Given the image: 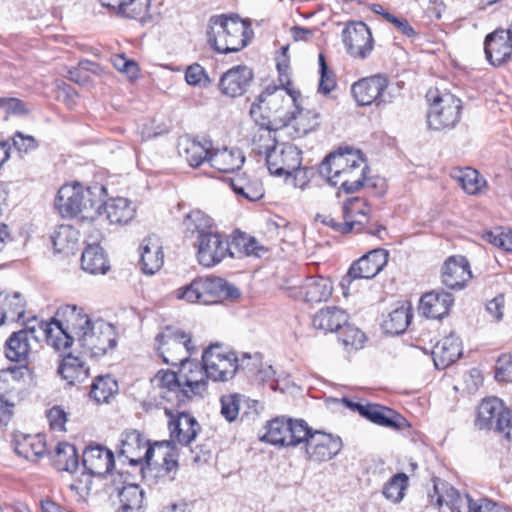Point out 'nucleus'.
Instances as JSON below:
<instances>
[{"instance_id": "obj_1", "label": "nucleus", "mask_w": 512, "mask_h": 512, "mask_svg": "<svg viewBox=\"0 0 512 512\" xmlns=\"http://www.w3.org/2000/svg\"><path fill=\"white\" fill-rule=\"evenodd\" d=\"M39 330L48 345L57 351L70 348L77 342L90 357H101L117 346L114 326L101 319L92 320L77 305L67 304L58 308L50 322H40Z\"/></svg>"}, {"instance_id": "obj_2", "label": "nucleus", "mask_w": 512, "mask_h": 512, "mask_svg": "<svg viewBox=\"0 0 512 512\" xmlns=\"http://www.w3.org/2000/svg\"><path fill=\"white\" fill-rule=\"evenodd\" d=\"M319 174L328 184L338 187L346 194H352L361 188L373 189L381 181L368 177L369 167L362 153L352 148H339L327 155L319 165Z\"/></svg>"}, {"instance_id": "obj_3", "label": "nucleus", "mask_w": 512, "mask_h": 512, "mask_svg": "<svg viewBox=\"0 0 512 512\" xmlns=\"http://www.w3.org/2000/svg\"><path fill=\"white\" fill-rule=\"evenodd\" d=\"M107 196L106 187L94 183L84 187L80 183L63 185L55 198V207L63 217L81 216L94 220L102 215L103 199Z\"/></svg>"}, {"instance_id": "obj_4", "label": "nucleus", "mask_w": 512, "mask_h": 512, "mask_svg": "<svg viewBox=\"0 0 512 512\" xmlns=\"http://www.w3.org/2000/svg\"><path fill=\"white\" fill-rule=\"evenodd\" d=\"M250 24L238 14L213 15L208 20L207 42L218 53L238 52L247 46Z\"/></svg>"}, {"instance_id": "obj_5", "label": "nucleus", "mask_w": 512, "mask_h": 512, "mask_svg": "<svg viewBox=\"0 0 512 512\" xmlns=\"http://www.w3.org/2000/svg\"><path fill=\"white\" fill-rule=\"evenodd\" d=\"M290 98L285 99L282 94L266 89L261 93L257 101L252 103L250 115L259 126L266 129V136L270 138L272 130L281 127H288L291 117H289L286 107L296 103L295 95L289 91Z\"/></svg>"}, {"instance_id": "obj_6", "label": "nucleus", "mask_w": 512, "mask_h": 512, "mask_svg": "<svg viewBox=\"0 0 512 512\" xmlns=\"http://www.w3.org/2000/svg\"><path fill=\"white\" fill-rule=\"evenodd\" d=\"M240 297L239 289L220 277L197 278L178 290V298L189 303L215 304Z\"/></svg>"}, {"instance_id": "obj_7", "label": "nucleus", "mask_w": 512, "mask_h": 512, "mask_svg": "<svg viewBox=\"0 0 512 512\" xmlns=\"http://www.w3.org/2000/svg\"><path fill=\"white\" fill-rule=\"evenodd\" d=\"M475 426L512 440V409L506 407L498 397H487L478 405Z\"/></svg>"}, {"instance_id": "obj_8", "label": "nucleus", "mask_w": 512, "mask_h": 512, "mask_svg": "<svg viewBox=\"0 0 512 512\" xmlns=\"http://www.w3.org/2000/svg\"><path fill=\"white\" fill-rule=\"evenodd\" d=\"M155 341L164 363L172 366L181 365L195 352L191 336L181 330L166 328Z\"/></svg>"}, {"instance_id": "obj_9", "label": "nucleus", "mask_w": 512, "mask_h": 512, "mask_svg": "<svg viewBox=\"0 0 512 512\" xmlns=\"http://www.w3.org/2000/svg\"><path fill=\"white\" fill-rule=\"evenodd\" d=\"M428 100H432L428 113V125L434 130L453 128L460 120L462 102L450 93L433 95L427 93Z\"/></svg>"}, {"instance_id": "obj_10", "label": "nucleus", "mask_w": 512, "mask_h": 512, "mask_svg": "<svg viewBox=\"0 0 512 512\" xmlns=\"http://www.w3.org/2000/svg\"><path fill=\"white\" fill-rule=\"evenodd\" d=\"M268 141L272 142L271 145H267L265 151L269 172L276 176H292L293 170H297L301 166V150L290 143H276L271 135Z\"/></svg>"}, {"instance_id": "obj_11", "label": "nucleus", "mask_w": 512, "mask_h": 512, "mask_svg": "<svg viewBox=\"0 0 512 512\" xmlns=\"http://www.w3.org/2000/svg\"><path fill=\"white\" fill-rule=\"evenodd\" d=\"M308 435L303 438L307 460L314 463H323L335 458L343 447L342 439L331 433L313 430L306 423Z\"/></svg>"}, {"instance_id": "obj_12", "label": "nucleus", "mask_w": 512, "mask_h": 512, "mask_svg": "<svg viewBox=\"0 0 512 512\" xmlns=\"http://www.w3.org/2000/svg\"><path fill=\"white\" fill-rule=\"evenodd\" d=\"M306 435V421L303 419L278 417L268 422L261 439L273 445L296 447Z\"/></svg>"}, {"instance_id": "obj_13", "label": "nucleus", "mask_w": 512, "mask_h": 512, "mask_svg": "<svg viewBox=\"0 0 512 512\" xmlns=\"http://www.w3.org/2000/svg\"><path fill=\"white\" fill-rule=\"evenodd\" d=\"M197 259L204 267H213L219 264L227 255L235 257L228 238L218 232H208L198 235L195 241Z\"/></svg>"}, {"instance_id": "obj_14", "label": "nucleus", "mask_w": 512, "mask_h": 512, "mask_svg": "<svg viewBox=\"0 0 512 512\" xmlns=\"http://www.w3.org/2000/svg\"><path fill=\"white\" fill-rule=\"evenodd\" d=\"M202 362L206 365L209 379L213 381H228L239 370L238 357L234 352L222 353L218 344L210 345L204 350Z\"/></svg>"}, {"instance_id": "obj_15", "label": "nucleus", "mask_w": 512, "mask_h": 512, "mask_svg": "<svg viewBox=\"0 0 512 512\" xmlns=\"http://www.w3.org/2000/svg\"><path fill=\"white\" fill-rule=\"evenodd\" d=\"M388 80L385 76L377 74L362 78L351 87V92L359 106L385 105L392 102L390 94L385 93Z\"/></svg>"}, {"instance_id": "obj_16", "label": "nucleus", "mask_w": 512, "mask_h": 512, "mask_svg": "<svg viewBox=\"0 0 512 512\" xmlns=\"http://www.w3.org/2000/svg\"><path fill=\"white\" fill-rule=\"evenodd\" d=\"M388 262V252L374 249L355 261L341 281L342 288L356 279H372L382 271Z\"/></svg>"}, {"instance_id": "obj_17", "label": "nucleus", "mask_w": 512, "mask_h": 512, "mask_svg": "<svg viewBox=\"0 0 512 512\" xmlns=\"http://www.w3.org/2000/svg\"><path fill=\"white\" fill-rule=\"evenodd\" d=\"M166 416L169 418L168 428L170 437L174 442L182 446H188L195 440L201 427L198 421L189 413H173L171 408H164Z\"/></svg>"}, {"instance_id": "obj_18", "label": "nucleus", "mask_w": 512, "mask_h": 512, "mask_svg": "<svg viewBox=\"0 0 512 512\" xmlns=\"http://www.w3.org/2000/svg\"><path fill=\"white\" fill-rule=\"evenodd\" d=\"M347 52L354 58L365 59L373 50V37L363 22L348 25L342 32Z\"/></svg>"}, {"instance_id": "obj_19", "label": "nucleus", "mask_w": 512, "mask_h": 512, "mask_svg": "<svg viewBox=\"0 0 512 512\" xmlns=\"http://www.w3.org/2000/svg\"><path fill=\"white\" fill-rule=\"evenodd\" d=\"M119 455L124 456L131 465L142 464L145 461L149 465L154 455V448L149 445L141 433L137 430H127L122 434Z\"/></svg>"}, {"instance_id": "obj_20", "label": "nucleus", "mask_w": 512, "mask_h": 512, "mask_svg": "<svg viewBox=\"0 0 512 512\" xmlns=\"http://www.w3.org/2000/svg\"><path fill=\"white\" fill-rule=\"evenodd\" d=\"M180 366V379L182 380L184 394H187V400L195 396L202 397L207 390V379H209L206 365L203 362L201 364L188 359Z\"/></svg>"}, {"instance_id": "obj_21", "label": "nucleus", "mask_w": 512, "mask_h": 512, "mask_svg": "<svg viewBox=\"0 0 512 512\" xmlns=\"http://www.w3.org/2000/svg\"><path fill=\"white\" fill-rule=\"evenodd\" d=\"M253 78L251 68L246 65H237L222 74L218 87L223 95L235 98L247 92Z\"/></svg>"}, {"instance_id": "obj_22", "label": "nucleus", "mask_w": 512, "mask_h": 512, "mask_svg": "<svg viewBox=\"0 0 512 512\" xmlns=\"http://www.w3.org/2000/svg\"><path fill=\"white\" fill-rule=\"evenodd\" d=\"M486 59L495 67L508 62L512 57L511 36L505 29H496L485 37Z\"/></svg>"}, {"instance_id": "obj_23", "label": "nucleus", "mask_w": 512, "mask_h": 512, "mask_svg": "<svg viewBox=\"0 0 512 512\" xmlns=\"http://www.w3.org/2000/svg\"><path fill=\"white\" fill-rule=\"evenodd\" d=\"M433 490L436 495V505L442 507L449 506L454 512H471L474 500L468 494H461L449 483L440 479H433Z\"/></svg>"}, {"instance_id": "obj_24", "label": "nucleus", "mask_w": 512, "mask_h": 512, "mask_svg": "<svg viewBox=\"0 0 512 512\" xmlns=\"http://www.w3.org/2000/svg\"><path fill=\"white\" fill-rule=\"evenodd\" d=\"M442 283L450 289L460 290L471 279L470 264L466 257L450 256L442 267Z\"/></svg>"}, {"instance_id": "obj_25", "label": "nucleus", "mask_w": 512, "mask_h": 512, "mask_svg": "<svg viewBox=\"0 0 512 512\" xmlns=\"http://www.w3.org/2000/svg\"><path fill=\"white\" fill-rule=\"evenodd\" d=\"M82 463L89 474L104 476L114 467V454L102 445H90L83 452Z\"/></svg>"}, {"instance_id": "obj_26", "label": "nucleus", "mask_w": 512, "mask_h": 512, "mask_svg": "<svg viewBox=\"0 0 512 512\" xmlns=\"http://www.w3.org/2000/svg\"><path fill=\"white\" fill-rule=\"evenodd\" d=\"M159 396L168 403L175 406H181L187 400V394H184L180 373L169 370H160L156 376Z\"/></svg>"}, {"instance_id": "obj_27", "label": "nucleus", "mask_w": 512, "mask_h": 512, "mask_svg": "<svg viewBox=\"0 0 512 512\" xmlns=\"http://www.w3.org/2000/svg\"><path fill=\"white\" fill-rule=\"evenodd\" d=\"M453 302L454 297L451 293L434 290L421 297L419 311L427 318L441 319L448 315Z\"/></svg>"}, {"instance_id": "obj_28", "label": "nucleus", "mask_w": 512, "mask_h": 512, "mask_svg": "<svg viewBox=\"0 0 512 512\" xmlns=\"http://www.w3.org/2000/svg\"><path fill=\"white\" fill-rule=\"evenodd\" d=\"M35 326L13 332L5 343V355L10 361H25L30 352V339L38 340Z\"/></svg>"}, {"instance_id": "obj_29", "label": "nucleus", "mask_w": 512, "mask_h": 512, "mask_svg": "<svg viewBox=\"0 0 512 512\" xmlns=\"http://www.w3.org/2000/svg\"><path fill=\"white\" fill-rule=\"evenodd\" d=\"M211 151L212 142L207 139L199 141L186 136L181 138L178 143L179 155L193 168L199 167L204 162L209 163Z\"/></svg>"}, {"instance_id": "obj_30", "label": "nucleus", "mask_w": 512, "mask_h": 512, "mask_svg": "<svg viewBox=\"0 0 512 512\" xmlns=\"http://www.w3.org/2000/svg\"><path fill=\"white\" fill-rule=\"evenodd\" d=\"M15 453L26 460L36 462L46 451L45 439L40 434L15 432L11 440Z\"/></svg>"}, {"instance_id": "obj_31", "label": "nucleus", "mask_w": 512, "mask_h": 512, "mask_svg": "<svg viewBox=\"0 0 512 512\" xmlns=\"http://www.w3.org/2000/svg\"><path fill=\"white\" fill-rule=\"evenodd\" d=\"M460 338L450 334L436 343L432 350L433 362L437 369H445L453 364L462 355Z\"/></svg>"}, {"instance_id": "obj_32", "label": "nucleus", "mask_w": 512, "mask_h": 512, "mask_svg": "<svg viewBox=\"0 0 512 512\" xmlns=\"http://www.w3.org/2000/svg\"><path fill=\"white\" fill-rule=\"evenodd\" d=\"M140 265L145 274L153 275L163 266L164 254L156 236L146 237L140 247Z\"/></svg>"}, {"instance_id": "obj_33", "label": "nucleus", "mask_w": 512, "mask_h": 512, "mask_svg": "<svg viewBox=\"0 0 512 512\" xmlns=\"http://www.w3.org/2000/svg\"><path fill=\"white\" fill-rule=\"evenodd\" d=\"M360 409L362 410V417L379 426L399 429L405 424V418L386 406L367 403L365 407H360Z\"/></svg>"}, {"instance_id": "obj_34", "label": "nucleus", "mask_w": 512, "mask_h": 512, "mask_svg": "<svg viewBox=\"0 0 512 512\" xmlns=\"http://www.w3.org/2000/svg\"><path fill=\"white\" fill-rule=\"evenodd\" d=\"M348 322V314L345 310L336 306H327L316 312L312 318L315 329L325 333L336 332Z\"/></svg>"}, {"instance_id": "obj_35", "label": "nucleus", "mask_w": 512, "mask_h": 512, "mask_svg": "<svg viewBox=\"0 0 512 512\" xmlns=\"http://www.w3.org/2000/svg\"><path fill=\"white\" fill-rule=\"evenodd\" d=\"M333 291L332 282L324 276H309L301 285L300 293L305 302L320 303L327 301Z\"/></svg>"}, {"instance_id": "obj_36", "label": "nucleus", "mask_w": 512, "mask_h": 512, "mask_svg": "<svg viewBox=\"0 0 512 512\" xmlns=\"http://www.w3.org/2000/svg\"><path fill=\"white\" fill-rule=\"evenodd\" d=\"M245 162L243 152L238 149H217L211 151L209 164L222 173H232L239 170Z\"/></svg>"}, {"instance_id": "obj_37", "label": "nucleus", "mask_w": 512, "mask_h": 512, "mask_svg": "<svg viewBox=\"0 0 512 512\" xmlns=\"http://www.w3.org/2000/svg\"><path fill=\"white\" fill-rule=\"evenodd\" d=\"M103 199L102 210L111 224H127L135 216V207L127 198L117 197L109 201Z\"/></svg>"}, {"instance_id": "obj_38", "label": "nucleus", "mask_w": 512, "mask_h": 512, "mask_svg": "<svg viewBox=\"0 0 512 512\" xmlns=\"http://www.w3.org/2000/svg\"><path fill=\"white\" fill-rule=\"evenodd\" d=\"M294 134L293 137H303L316 130L320 125V113L312 109H303L296 106V111L289 113Z\"/></svg>"}, {"instance_id": "obj_39", "label": "nucleus", "mask_w": 512, "mask_h": 512, "mask_svg": "<svg viewBox=\"0 0 512 512\" xmlns=\"http://www.w3.org/2000/svg\"><path fill=\"white\" fill-rule=\"evenodd\" d=\"M18 398L16 384L0 372V425L6 426L13 416V408Z\"/></svg>"}, {"instance_id": "obj_40", "label": "nucleus", "mask_w": 512, "mask_h": 512, "mask_svg": "<svg viewBox=\"0 0 512 512\" xmlns=\"http://www.w3.org/2000/svg\"><path fill=\"white\" fill-rule=\"evenodd\" d=\"M316 219L324 225L331 227L335 232H339L341 234H347L350 232L366 233L381 238V232L385 231L384 226H377V230H374L372 227L367 226L363 221H348V219H346L345 222L342 223L337 221L332 215L318 214Z\"/></svg>"}, {"instance_id": "obj_41", "label": "nucleus", "mask_w": 512, "mask_h": 512, "mask_svg": "<svg viewBox=\"0 0 512 512\" xmlns=\"http://www.w3.org/2000/svg\"><path fill=\"white\" fill-rule=\"evenodd\" d=\"M58 374L70 385L81 383L89 376V368L79 357L68 354L63 358L59 367Z\"/></svg>"}, {"instance_id": "obj_42", "label": "nucleus", "mask_w": 512, "mask_h": 512, "mask_svg": "<svg viewBox=\"0 0 512 512\" xmlns=\"http://www.w3.org/2000/svg\"><path fill=\"white\" fill-rule=\"evenodd\" d=\"M81 267L90 274H105L109 270L106 254L99 244L86 246L81 256Z\"/></svg>"}, {"instance_id": "obj_43", "label": "nucleus", "mask_w": 512, "mask_h": 512, "mask_svg": "<svg viewBox=\"0 0 512 512\" xmlns=\"http://www.w3.org/2000/svg\"><path fill=\"white\" fill-rule=\"evenodd\" d=\"M52 464L58 471L73 473L78 467V455L74 445L67 442L57 444L53 455Z\"/></svg>"}, {"instance_id": "obj_44", "label": "nucleus", "mask_w": 512, "mask_h": 512, "mask_svg": "<svg viewBox=\"0 0 512 512\" xmlns=\"http://www.w3.org/2000/svg\"><path fill=\"white\" fill-rule=\"evenodd\" d=\"M102 6L129 19H142L147 5L140 0H99Z\"/></svg>"}, {"instance_id": "obj_45", "label": "nucleus", "mask_w": 512, "mask_h": 512, "mask_svg": "<svg viewBox=\"0 0 512 512\" xmlns=\"http://www.w3.org/2000/svg\"><path fill=\"white\" fill-rule=\"evenodd\" d=\"M231 188L237 195L249 201H257L264 196L263 185L255 177L236 176L231 179Z\"/></svg>"}, {"instance_id": "obj_46", "label": "nucleus", "mask_w": 512, "mask_h": 512, "mask_svg": "<svg viewBox=\"0 0 512 512\" xmlns=\"http://www.w3.org/2000/svg\"><path fill=\"white\" fill-rule=\"evenodd\" d=\"M120 512H144V490L137 484L124 486L119 492Z\"/></svg>"}, {"instance_id": "obj_47", "label": "nucleus", "mask_w": 512, "mask_h": 512, "mask_svg": "<svg viewBox=\"0 0 512 512\" xmlns=\"http://www.w3.org/2000/svg\"><path fill=\"white\" fill-rule=\"evenodd\" d=\"M371 209L362 199L358 197L349 198L343 206V215L345 219L351 218L350 221H363L367 226L377 230V226H381L377 222H372L369 213Z\"/></svg>"}, {"instance_id": "obj_48", "label": "nucleus", "mask_w": 512, "mask_h": 512, "mask_svg": "<svg viewBox=\"0 0 512 512\" xmlns=\"http://www.w3.org/2000/svg\"><path fill=\"white\" fill-rule=\"evenodd\" d=\"M0 314L5 315V319L19 321L25 314V301L19 292L12 294L0 293Z\"/></svg>"}, {"instance_id": "obj_49", "label": "nucleus", "mask_w": 512, "mask_h": 512, "mask_svg": "<svg viewBox=\"0 0 512 512\" xmlns=\"http://www.w3.org/2000/svg\"><path fill=\"white\" fill-rule=\"evenodd\" d=\"M79 232L70 225L58 226L51 235V242L56 252L61 253L74 249Z\"/></svg>"}, {"instance_id": "obj_50", "label": "nucleus", "mask_w": 512, "mask_h": 512, "mask_svg": "<svg viewBox=\"0 0 512 512\" xmlns=\"http://www.w3.org/2000/svg\"><path fill=\"white\" fill-rule=\"evenodd\" d=\"M409 485L407 474L400 472L393 475L383 486L382 494L390 502L400 503L405 497Z\"/></svg>"}, {"instance_id": "obj_51", "label": "nucleus", "mask_w": 512, "mask_h": 512, "mask_svg": "<svg viewBox=\"0 0 512 512\" xmlns=\"http://www.w3.org/2000/svg\"><path fill=\"white\" fill-rule=\"evenodd\" d=\"M118 392V383L111 375L97 376L90 390V397L98 403L108 402Z\"/></svg>"}, {"instance_id": "obj_52", "label": "nucleus", "mask_w": 512, "mask_h": 512, "mask_svg": "<svg viewBox=\"0 0 512 512\" xmlns=\"http://www.w3.org/2000/svg\"><path fill=\"white\" fill-rule=\"evenodd\" d=\"M213 220L200 210H193L188 213L184 220L183 226L187 234L202 235L211 232Z\"/></svg>"}, {"instance_id": "obj_53", "label": "nucleus", "mask_w": 512, "mask_h": 512, "mask_svg": "<svg viewBox=\"0 0 512 512\" xmlns=\"http://www.w3.org/2000/svg\"><path fill=\"white\" fill-rule=\"evenodd\" d=\"M412 319V314L407 308L400 307L389 313L383 323L386 333L399 335L405 332Z\"/></svg>"}, {"instance_id": "obj_54", "label": "nucleus", "mask_w": 512, "mask_h": 512, "mask_svg": "<svg viewBox=\"0 0 512 512\" xmlns=\"http://www.w3.org/2000/svg\"><path fill=\"white\" fill-rule=\"evenodd\" d=\"M457 179L467 194L474 195L479 192L482 181L479 173L472 168H465L458 172Z\"/></svg>"}, {"instance_id": "obj_55", "label": "nucleus", "mask_w": 512, "mask_h": 512, "mask_svg": "<svg viewBox=\"0 0 512 512\" xmlns=\"http://www.w3.org/2000/svg\"><path fill=\"white\" fill-rule=\"evenodd\" d=\"M243 399L244 396L238 393L223 395L221 397V414L227 421L232 422L237 418Z\"/></svg>"}, {"instance_id": "obj_56", "label": "nucleus", "mask_w": 512, "mask_h": 512, "mask_svg": "<svg viewBox=\"0 0 512 512\" xmlns=\"http://www.w3.org/2000/svg\"><path fill=\"white\" fill-rule=\"evenodd\" d=\"M483 238L505 251H512V230H504L503 228H496L492 231H487Z\"/></svg>"}, {"instance_id": "obj_57", "label": "nucleus", "mask_w": 512, "mask_h": 512, "mask_svg": "<svg viewBox=\"0 0 512 512\" xmlns=\"http://www.w3.org/2000/svg\"><path fill=\"white\" fill-rule=\"evenodd\" d=\"M341 329L340 341L346 348L360 349L363 347L365 341V334L358 328L349 325H344Z\"/></svg>"}, {"instance_id": "obj_58", "label": "nucleus", "mask_w": 512, "mask_h": 512, "mask_svg": "<svg viewBox=\"0 0 512 512\" xmlns=\"http://www.w3.org/2000/svg\"><path fill=\"white\" fill-rule=\"evenodd\" d=\"M185 79L189 85L193 86H207L210 84V79L206 74L205 69L197 63L187 67Z\"/></svg>"}, {"instance_id": "obj_59", "label": "nucleus", "mask_w": 512, "mask_h": 512, "mask_svg": "<svg viewBox=\"0 0 512 512\" xmlns=\"http://www.w3.org/2000/svg\"><path fill=\"white\" fill-rule=\"evenodd\" d=\"M232 245H235L243 250L245 255L247 256H256L260 257L263 252H265V248L257 242V240L253 237H245L240 236L235 238Z\"/></svg>"}, {"instance_id": "obj_60", "label": "nucleus", "mask_w": 512, "mask_h": 512, "mask_svg": "<svg viewBox=\"0 0 512 512\" xmlns=\"http://www.w3.org/2000/svg\"><path fill=\"white\" fill-rule=\"evenodd\" d=\"M50 428L54 431L66 430L67 413L61 406H53L46 413Z\"/></svg>"}, {"instance_id": "obj_61", "label": "nucleus", "mask_w": 512, "mask_h": 512, "mask_svg": "<svg viewBox=\"0 0 512 512\" xmlns=\"http://www.w3.org/2000/svg\"><path fill=\"white\" fill-rule=\"evenodd\" d=\"M261 360H263L261 353H244L241 359H238L239 370L244 371L248 377H252L256 369L261 366Z\"/></svg>"}, {"instance_id": "obj_62", "label": "nucleus", "mask_w": 512, "mask_h": 512, "mask_svg": "<svg viewBox=\"0 0 512 512\" xmlns=\"http://www.w3.org/2000/svg\"><path fill=\"white\" fill-rule=\"evenodd\" d=\"M496 379L512 382V355L504 354L499 357L496 365Z\"/></svg>"}, {"instance_id": "obj_63", "label": "nucleus", "mask_w": 512, "mask_h": 512, "mask_svg": "<svg viewBox=\"0 0 512 512\" xmlns=\"http://www.w3.org/2000/svg\"><path fill=\"white\" fill-rule=\"evenodd\" d=\"M114 66L120 72L126 73L131 79L135 78L139 71L137 63L124 56H117L114 61Z\"/></svg>"}, {"instance_id": "obj_64", "label": "nucleus", "mask_w": 512, "mask_h": 512, "mask_svg": "<svg viewBox=\"0 0 512 512\" xmlns=\"http://www.w3.org/2000/svg\"><path fill=\"white\" fill-rule=\"evenodd\" d=\"M0 108L8 114L22 115L26 113L23 102L17 98H0Z\"/></svg>"}]
</instances>
